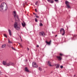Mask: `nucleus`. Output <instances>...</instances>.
I'll return each mask as SVG.
<instances>
[{
  "label": "nucleus",
  "mask_w": 77,
  "mask_h": 77,
  "mask_svg": "<svg viewBox=\"0 0 77 77\" xmlns=\"http://www.w3.org/2000/svg\"><path fill=\"white\" fill-rule=\"evenodd\" d=\"M8 32L10 36H11V35H12V34L11 33V30L8 29Z\"/></svg>",
  "instance_id": "nucleus-16"
},
{
  "label": "nucleus",
  "mask_w": 77,
  "mask_h": 77,
  "mask_svg": "<svg viewBox=\"0 0 77 77\" xmlns=\"http://www.w3.org/2000/svg\"><path fill=\"white\" fill-rule=\"evenodd\" d=\"M20 39H21V36L20 37Z\"/></svg>",
  "instance_id": "nucleus-47"
},
{
  "label": "nucleus",
  "mask_w": 77,
  "mask_h": 77,
  "mask_svg": "<svg viewBox=\"0 0 77 77\" xmlns=\"http://www.w3.org/2000/svg\"><path fill=\"white\" fill-rule=\"evenodd\" d=\"M39 36H44L45 34V32L43 31L40 32L39 33Z\"/></svg>",
  "instance_id": "nucleus-4"
},
{
  "label": "nucleus",
  "mask_w": 77,
  "mask_h": 77,
  "mask_svg": "<svg viewBox=\"0 0 77 77\" xmlns=\"http://www.w3.org/2000/svg\"><path fill=\"white\" fill-rule=\"evenodd\" d=\"M2 64L4 65H6V64H7V62H6V61L5 62V61H3L2 62Z\"/></svg>",
  "instance_id": "nucleus-15"
},
{
  "label": "nucleus",
  "mask_w": 77,
  "mask_h": 77,
  "mask_svg": "<svg viewBox=\"0 0 77 77\" xmlns=\"http://www.w3.org/2000/svg\"><path fill=\"white\" fill-rule=\"evenodd\" d=\"M66 6L68 9H71V7H70L69 5H67Z\"/></svg>",
  "instance_id": "nucleus-20"
},
{
  "label": "nucleus",
  "mask_w": 77,
  "mask_h": 77,
  "mask_svg": "<svg viewBox=\"0 0 77 77\" xmlns=\"http://www.w3.org/2000/svg\"><path fill=\"white\" fill-rule=\"evenodd\" d=\"M11 65H12V66H14V65H15V64H14V63H11Z\"/></svg>",
  "instance_id": "nucleus-27"
},
{
  "label": "nucleus",
  "mask_w": 77,
  "mask_h": 77,
  "mask_svg": "<svg viewBox=\"0 0 77 77\" xmlns=\"http://www.w3.org/2000/svg\"><path fill=\"white\" fill-rule=\"evenodd\" d=\"M12 65V63L11 62H9L8 63H7L6 64V65L9 66H11Z\"/></svg>",
  "instance_id": "nucleus-11"
},
{
  "label": "nucleus",
  "mask_w": 77,
  "mask_h": 77,
  "mask_svg": "<svg viewBox=\"0 0 77 77\" xmlns=\"http://www.w3.org/2000/svg\"><path fill=\"white\" fill-rule=\"evenodd\" d=\"M37 47H39V45H37Z\"/></svg>",
  "instance_id": "nucleus-39"
},
{
  "label": "nucleus",
  "mask_w": 77,
  "mask_h": 77,
  "mask_svg": "<svg viewBox=\"0 0 77 77\" xmlns=\"http://www.w3.org/2000/svg\"><path fill=\"white\" fill-rule=\"evenodd\" d=\"M60 54V56L61 57V56H63V54L61 53H60L59 54Z\"/></svg>",
  "instance_id": "nucleus-23"
},
{
  "label": "nucleus",
  "mask_w": 77,
  "mask_h": 77,
  "mask_svg": "<svg viewBox=\"0 0 77 77\" xmlns=\"http://www.w3.org/2000/svg\"><path fill=\"white\" fill-rule=\"evenodd\" d=\"M58 1H59V0H54V1H55V2H58Z\"/></svg>",
  "instance_id": "nucleus-34"
},
{
  "label": "nucleus",
  "mask_w": 77,
  "mask_h": 77,
  "mask_svg": "<svg viewBox=\"0 0 77 77\" xmlns=\"http://www.w3.org/2000/svg\"><path fill=\"white\" fill-rule=\"evenodd\" d=\"M55 66H56V68H57V69H58L59 68L60 66V65L59 64H55Z\"/></svg>",
  "instance_id": "nucleus-13"
},
{
  "label": "nucleus",
  "mask_w": 77,
  "mask_h": 77,
  "mask_svg": "<svg viewBox=\"0 0 77 77\" xmlns=\"http://www.w3.org/2000/svg\"><path fill=\"white\" fill-rule=\"evenodd\" d=\"M38 69L39 70H40V71H42V68H41L39 67L38 68Z\"/></svg>",
  "instance_id": "nucleus-21"
},
{
  "label": "nucleus",
  "mask_w": 77,
  "mask_h": 77,
  "mask_svg": "<svg viewBox=\"0 0 77 77\" xmlns=\"http://www.w3.org/2000/svg\"><path fill=\"white\" fill-rule=\"evenodd\" d=\"M75 75H74V76H75Z\"/></svg>",
  "instance_id": "nucleus-51"
},
{
  "label": "nucleus",
  "mask_w": 77,
  "mask_h": 77,
  "mask_svg": "<svg viewBox=\"0 0 77 77\" xmlns=\"http://www.w3.org/2000/svg\"><path fill=\"white\" fill-rule=\"evenodd\" d=\"M0 2H1V0H0Z\"/></svg>",
  "instance_id": "nucleus-50"
},
{
  "label": "nucleus",
  "mask_w": 77,
  "mask_h": 77,
  "mask_svg": "<svg viewBox=\"0 0 77 77\" xmlns=\"http://www.w3.org/2000/svg\"><path fill=\"white\" fill-rule=\"evenodd\" d=\"M35 19V22H38V20H37V19H36V18Z\"/></svg>",
  "instance_id": "nucleus-28"
},
{
  "label": "nucleus",
  "mask_w": 77,
  "mask_h": 77,
  "mask_svg": "<svg viewBox=\"0 0 77 77\" xmlns=\"http://www.w3.org/2000/svg\"><path fill=\"white\" fill-rule=\"evenodd\" d=\"M0 74H1V72L0 71Z\"/></svg>",
  "instance_id": "nucleus-45"
},
{
  "label": "nucleus",
  "mask_w": 77,
  "mask_h": 77,
  "mask_svg": "<svg viewBox=\"0 0 77 77\" xmlns=\"http://www.w3.org/2000/svg\"><path fill=\"white\" fill-rule=\"evenodd\" d=\"M12 48L13 50H15V49H14V47H12Z\"/></svg>",
  "instance_id": "nucleus-30"
},
{
  "label": "nucleus",
  "mask_w": 77,
  "mask_h": 77,
  "mask_svg": "<svg viewBox=\"0 0 77 77\" xmlns=\"http://www.w3.org/2000/svg\"><path fill=\"white\" fill-rule=\"evenodd\" d=\"M36 62H33L32 63V66L34 68H37V66H35V65H36Z\"/></svg>",
  "instance_id": "nucleus-7"
},
{
  "label": "nucleus",
  "mask_w": 77,
  "mask_h": 77,
  "mask_svg": "<svg viewBox=\"0 0 77 77\" xmlns=\"http://www.w3.org/2000/svg\"><path fill=\"white\" fill-rule=\"evenodd\" d=\"M53 32H54L53 31H52V33H53Z\"/></svg>",
  "instance_id": "nucleus-46"
},
{
  "label": "nucleus",
  "mask_w": 77,
  "mask_h": 77,
  "mask_svg": "<svg viewBox=\"0 0 77 77\" xmlns=\"http://www.w3.org/2000/svg\"><path fill=\"white\" fill-rule=\"evenodd\" d=\"M35 12H37V10H35Z\"/></svg>",
  "instance_id": "nucleus-40"
},
{
  "label": "nucleus",
  "mask_w": 77,
  "mask_h": 77,
  "mask_svg": "<svg viewBox=\"0 0 77 77\" xmlns=\"http://www.w3.org/2000/svg\"><path fill=\"white\" fill-rule=\"evenodd\" d=\"M21 33H22V32H21Z\"/></svg>",
  "instance_id": "nucleus-53"
},
{
  "label": "nucleus",
  "mask_w": 77,
  "mask_h": 77,
  "mask_svg": "<svg viewBox=\"0 0 77 77\" xmlns=\"http://www.w3.org/2000/svg\"><path fill=\"white\" fill-rule=\"evenodd\" d=\"M5 77H7V76H5Z\"/></svg>",
  "instance_id": "nucleus-52"
},
{
  "label": "nucleus",
  "mask_w": 77,
  "mask_h": 77,
  "mask_svg": "<svg viewBox=\"0 0 77 77\" xmlns=\"http://www.w3.org/2000/svg\"><path fill=\"white\" fill-rule=\"evenodd\" d=\"M5 6H6L5 10H8V6L5 2H3L1 4L0 6V10H3L4 7Z\"/></svg>",
  "instance_id": "nucleus-1"
},
{
  "label": "nucleus",
  "mask_w": 77,
  "mask_h": 77,
  "mask_svg": "<svg viewBox=\"0 0 77 77\" xmlns=\"http://www.w3.org/2000/svg\"><path fill=\"white\" fill-rule=\"evenodd\" d=\"M48 65L49 66H53L52 65H51V63L49 61H48Z\"/></svg>",
  "instance_id": "nucleus-17"
},
{
  "label": "nucleus",
  "mask_w": 77,
  "mask_h": 77,
  "mask_svg": "<svg viewBox=\"0 0 77 77\" xmlns=\"http://www.w3.org/2000/svg\"><path fill=\"white\" fill-rule=\"evenodd\" d=\"M35 10H37L36 9H35Z\"/></svg>",
  "instance_id": "nucleus-48"
},
{
  "label": "nucleus",
  "mask_w": 77,
  "mask_h": 77,
  "mask_svg": "<svg viewBox=\"0 0 77 77\" xmlns=\"http://www.w3.org/2000/svg\"><path fill=\"white\" fill-rule=\"evenodd\" d=\"M5 11H6V10H0V11L1 12H4Z\"/></svg>",
  "instance_id": "nucleus-29"
},
{
  "label": "nucleus",
  "mask_w": 77,
  "mask_h": 77,
  "mask_svg": "<svg viewBox=\"0 0 77 77\" xmlns=\"http://www.w3.org/2000/svg\"><path fill=\"white\" fill-rule=\"evenodd\" d=\"M40 26H43V24L42 23H40V24H39Z\"/></svg>",
  "instance_id": "nucleus-24"
},
{
  "label": "nucleus",
  "mask_w": 77,
  "mask_h": 77,
  "mask_svg": "<svg viewBox=\"0 0 77 77\" xmlns=\"http://www.w3.org/2000/svg\"><path fill=\"white\" fill-rule=\"evenodd\" d=\"M38 1H37V2H35V4L36 5H38Z\"/></svg>",
  "instance_id": "nucleus-25"
},
{
  "label": "nucleus",
  "mask_w": 77,
  "mask_h": 77,
  "mask_svg": "<svg viewBox=\"0 0 77 77\" xmlns=\"http://www.w3.org/2000/svg\"><path fill=\"white\" fill-rule=\"evenodd\" d=\"M45 42L48 44V45H50L51 44V40L49 42H48L47 41H46Z\"/></svg>",
  "instance_id": "nucleus-12"
},
{
  "label": "nucleus",
  "mask_w": 77,
  "mask_h": 77,
  "mask_svg": "<svg viewBox=\"0 0 77 77\" xmlns=\"http://www.w3.org/2000/svg\"><path fill=\"white\" fill-rule=\"evenodd\" d=\"M20 47H21V48H22V47H23V46H22V45H21V44H20Z\"/></svg>",
  "instance_id": "nucleus-31"
},
{
  "label": "nucleus",
  "mask_w": 77,
  "mask_h": 77,
  "mask_svg": "<svg viewBox=\"0 0 77 77\" xmlns=\"http://www.w3.org/2000/svg\"><path fill=\"white\" fill-rule=\"evenodd\" d=\"M37 66V68L38 67V65H36V64L35 65V66Z\"/></svg>",
  "instance_id": "nucleus-35"
},
{
  "label": "nucleus",
  "mask_w": 77,
  "mask_h": 77,
  "mask_svg": "<svg viewBox=\"0 0 77 77\" xmlns=\"http://www.w3.org/2000/svg\"><path fill=\"white\" fill-rule=\"evenodd\" d=\"M24 70L25 71H26V72H29V69H28L27 68V67H25L24 68Z\"/></svg>",
  "instance_id": "nucleus-10"
},
{
  "label": "nucleus",
  "mask_w": 77,
  "mask_h": 77,
  "mask_svg": "<svg viewBox=\"0 0 77 77\" xmlns=\"http://www.w3.org/2000/svg\"><path fill=\"white\" fill-rule=\"evenodd\" d=\"M18 43L20 45V44H21V43Z\"/></svg>",
  "instance_id": "nucleus-42"
},
{
  "label": "nucleus",
  "mask_w": 77,
  "mask_h": 77,
  "mask_svg": "<svg viewBox=\"0 0 77 77\" xmlns=\"http://www.w3.org/2000/svg\"><path fill=\"white\" fill-rule=\"evenodd\" d=\"M8 43H11V44H12V42H11L9 40V39L8 40Z\"/></svg>",
  "instance_id": "nucleus-22"
},
{
  "label": "nucleus",
  "mask_w": 77,
  "mask_h": 77,
  "mask_svg": "<svg viewBox=\"0 0 77 77\" xmlns=\"http://www.w3.org/2000/svg\"><path fill=\"white\" fill-rule=\"evenodd\" d=\"M20 39H21V41H22V39H21V38Z\"/></svg>",
  "instance_id": "nucleus-44"
},
{
  "label": "nucleus",
  "mask_w": 77,
  "mask_h": 77,
  "mask_svg": "<svg viewBox=\"0 0 77 77\" xmlns=\"http://www.w3.org/2000/svg\"><path fill=\"white\" fill-rule=\"evenodd\" d=\"M36 18H39V16H36Z\"/></svg>",
  "instance_id": "nucleus-37"
},
{
  "label": "nucleus",
  "mask_w": 77,
  "mask_h": 77,
  "mask_svg": "<svg viewBox=\"0 0 77 77\" xmlns=\"http://www.w3.org/2000/svg\"><path fill=\"white\" fill-rule=\"evenodd\" d=\"M33 15H36V14H35V13H33Z\"/></svg>",
  "instance_id": "nucleus-38"
},
{
  "label": "nucleus",
  "mask_w": 77,
  "mask_h": 77,
  "mask_svg": "<svg viewBox=\"0 0 77 77\" xmlns=\"http://www.w3.org/2000/svg\"><path fill=\"white\" fill-rule=\"evenodd\" d=\"M23 23H22V25L23 26V27H25V26H26V23H25V22H24V21H23Z\"/></svg>",
  "instance_id": "nucleus-14"
},
{
  "label": "nucleus",
  "mask_w": 77,
  "mask_h": 77,
  "mask_svg": "<svg viewBox=\"0 0 77 77\" xmlns=\"http://www.w3.org/2000/svg\"><path fill=\"white\" fill-rule=\"evenodd\" d=\"M65 4H66V6H68V5H69V2L67 1H66L65 2Z\"/></svg>",
  "instance_id": "nucleus-9"
},
{
  "label": "nucleus",
  "mask_w": 77,
  "mask_h": 77,
  "mask_svg": "<svg viewBox=\"0 0 77 77\" xmlns=\"http://www.w3.org/2000/svg\"><path fill=\"white\" fill-rule=\"evenodd\" d=\"M25 5H26V3H23V6H25Z\"/></svg>",
  "instance_id": "nucleus-33"
},
{
  "label": "nucleus",
  "mask_w": 77,
  "mask_h": 77,
  "mask_svg": "<svg viewBox=\"0 0 77 77\" xmlns=\"http://www.w3.org/2000/svg\"><path fill=\"white\" fill-rule=\"evenodd\" d=\"M6 44L2 45V48H5L6 47Z\"/></svg>",
  "instance_id": "nucleus-19"
},
{
  "label": "nucleus",
  "mask_w": 77,
  "mask_h": 77,
  "mask_svg": "<svg viewBox=\"0 0 77 77\" xmlns=\"http://www.w3.org/2000/svg\"><path fill=\"white\" fill-rule=\"evenodd\" d=\"M60 68L61 69L63 68V66H60Z\"/></svg>",
  "instance_id": "nucleus-32"
},
{
  "label": "nucleus",
  "mask_w": 77,
  "mask_h": 77,
  "mask_svg": "<svg viewBox=\"0 0 77 77\" xmlns=\"http://www.w3.org/2000/svg\"><path fill=\"white\" fill-rule=\"evenodd\" d=\"M14 14H13V15L14 16V18L15 19V21H17V20L18 21H20V19L18 18V15L17 14L16 11H14Z\"/></svg>",
  "instance_id": "nucleus-2"
},
{
  "label": "nucleus",
  "mask_w": 77,
  "mask_h": 77,
  "mask_svg": "<svg viewBox=\"0 0 77 77\" xmlns=\"http://www.w3.org/2000/svg\"><path fill=\"white\" fill-rule=\"evenodd\" d=\"M27 49L28 51H29V48H27Z\"/></svg>",
  "instance_id": "nucleus-36"
},
{
  "label": "nucleus",
  "mask_w": 77,
  "mask_h": 77,
  "mask_svg": "<svg viewBox=\"0 0 77 77\" xmlns=\"http://www.w3.org/2000/svg\"><path fill=\"white\" fill-rule=\"evenodd\" d=\"M62 31H63V32L62 33V35H64V34H65V31L64 30V29H63V28H61V29L60 30V32H62Z\"/></svg>",
  "instance_id": "nucleus-5"
},
{
  "label": "nucleus",
  "mask_w": 77,
  "mask_h": 77,
  "mask_svg": "<svg viewBox=\"0 0 77 77\" xmlns=\"http://www.w3.org/2000/svg\"><path fill=\"white\" fill-rule=\"evenodd\" d=\"M17 26H18V23H17V22L14 23V28L16 29V30H17L18 31H19V30H20V27Z\"/></svg>",
  "instance_id": "nucleus-3"
},
{
  "label": "nucleus",
  "mask_w": 77,
  "mask_h": 77,
  "mask_svg": "<svg viewBox=\"0 0 77 77\" xmlns=\"http://www.w3.org/2000/svg\"><path fill=\"white\" fill-rule=\"evenodd\" d=\"M66 27H67V29H68V26H66Z\"/></svg>",
  "instance_id": "nucleus-41"
},
{
  "label": "nucleus",
  "mask_w": 77,
  "mask_h": 77,
  "mask_svg": "<svg viewBox=\"0 0 77 77\" xmlns=\"http://www.w3.org/2000/svg\"><path fill=\"white\" fill-rule=\"evenodd\" d=\"M48 2L50 3H54V0H47Z\"/></svg>",
  "instance_id": "nucleus-8"
},
{
  "label": "nucleus",
  "mask_w": 77,
  "mask_h": 77,
  "mask_svg": "<svg viewBox=\"0 0 77 77\" xmlns=\"http://www.w3.org/2000/svg\"><path fill=\"white\" fill-rule=\"evenodd\" d=\"M19 25H20V23H19Z\"/></svg>",
  "instance_id": "nucleus-49"
},
{
  "label": "nucleus",
  "mask_w": 77,
  "mask_h": 77,
  "mask_svg": "<svg viewBox=\"0 0 77 77\" xmlns=\"http://www.w3.org/2000/svg\"><path fill=\"white\" fill-rule=\"evenodd\" d=\"M56 57L58 60H61L62 59V57H60V56H56Z\"/></svg>",
  "instance_id": "nucleus-6"
},
{
  "label": "nucleus",
  "mask_w": 77,
  "mask_h": 77,
  "mask_svg": "<svg viewBox=\"0 0 77 77\" xmlns=\"http://www.w3.org/2000/svg\"><path fill=\"white\" fill-rule=\"evenodd\" d=\"M4 36L5 37H6V38H7V36L6 35V34H4Z\"/></svg>",
  "instance_id": "nucleus-26"
},
{
  "label": "nucleus",
  "mask_w": 77,
  "mask_h": 77,
  "mask_svg": "<svg viewBox=\"0 0 77 77\" xmlns=\"http://www.w3.org/2000/svg\"><path fill=\"white\" fill-rule=\"evenodd\" d=\"M73 37L72 38V40H73V39H74V38H75V37H76V36H77V35H73Z\"/></svg>",
  "instance_id": "nucleus-18"
},
{
  "label": "nucleus",
  "mask_w": 77,
  "mask_h": 77,
  "mask_svg": "<svg viewBox=\"0 0 77 77\" xmlns=\"http://www.w3.org/2000/svg\"><path fill=\"white\" fill-rule=\"evenodd\" d=\"M57 35H56L55 36V37H56V36H57Z\"/></svg>",
  "instance_id": "nucleus-43"
}]
</instances>
